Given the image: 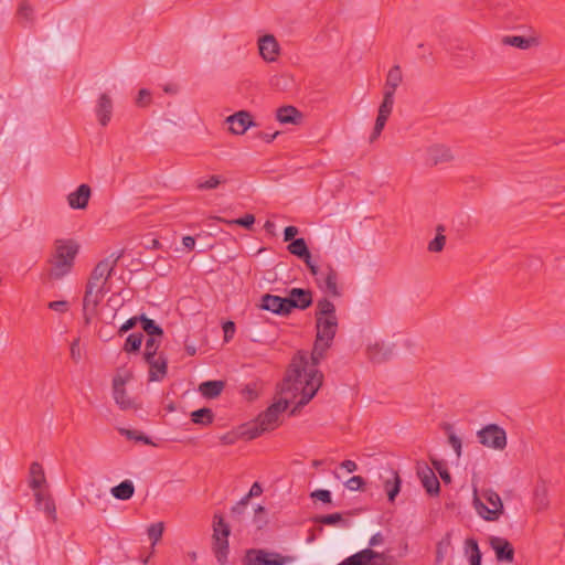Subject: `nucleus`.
Segmentation results:
<instances>
[{
  "label": "nucleus",
  "instance_id": "nucleus-1",
  "mask_svg": "<svg viewBox=\"0 0 565 565\" xmlns=\"http://www.w3.org/2000/svg\"><path fill=\"white\" fill-rule=\"evenodd\" d=\"M323 383V374L315 366H308V352L297 351L287 367L284 380L279 384L278 395L295 403L290 415H296L317 394Z\"/></svg>",
  "mask_w": 565,
  "mask_h": 565
},
{
  "label": "nucleus",
  "instance_id": "nucleus-2",
  "mask_svg": "<svg viewBox=\"0 0 565 565\" xmlns=\"http://www.w3.org/2000/svg\"><path fill=\"white\" fill-rule=\"evenodd\" d=\"M122 252L113 253L99 260L93 268L83 297V318L86 326H89L97 315V308L104 296L109 291L107 282L111 277Z\"/></svg>",
  "mask_w": 565,
  "mask_h": 565
},
{
  "label": "nucleus",
  "instance_id": "nucleus-3",
  "mask_svg": "<svg viewBox=\"0 0 565 565\" xmlns=\"http://www.w3.org/2000/svg\"><path fill=\"white\" fill-rule=\"evenodd\" d=\"M79 245L74 239H56L50 258V277L61 279L71 273Z\"/></svg>",
  "mask_w": 565,
  "mask_h": 565
},
{
  "label": "nucleus",
  "instance_id": "nucleus-4",
  "mask_svg": "<svg viewBox=\"0 0 565 565\" xmlns=\"http://www.w3.org/2000/svg\"><path fill=\"white\" fill-rule=\"evenodd\" d=\"M290 404L280 395L265 412L258 415L256 424L246 430L244 435L248 439H254L265 431L274 430L279 425V415L285 412Z\"/></svg>",
  "mask_w": 565,
  "mask_h": 565
},
{
  "label": "nucleus",
  "instance_id": "nucleus-5",
  "mask_svg": "<svg viewBox=\"0 0 565 565\" xmlns=\"http://www.w3.org/2000/svg\"><path fill=\"white\" fill-rule=\"evenodd\" d=\"M230 532V526L223 516L215 514L213 518V552L220 564L227 562Z\"/></svg>",
  "mask_w": 565,
  "mask_h": 565
},
{
  "label": "nucleus",
  "instance_id": "nucleus-6",
  "mask_svg": "<svg viewBox=\"0 0 565 565\" xmlns=\"http://www.w3.org/2000/svg\"><path fill=\"white\" fill-rule=\"evenodd\" d=\"M482 497L490 504V508L481 501L477 490H475L473 504L477 512L486 521H497L503 512V503L500 495L495 491L488 489L482 492Z\"/></svg>",
  "mask_w": 565,
  "mask_h": 565
},
{
  "label": "nucleus",
  "instance_id": "nucleus-7",
  "mask_svg": "<svg viewBox=\"0 0 565 565\" xmlns=\"http://www.w3.org/2000/svg\"><path fill=\"white\" fill-rule=\"evenodd\" d=\"M478 441L494 450H503L507 447V433L497 424H488L477 431Z\"/></svg>",
  "mask_w": 565,
  "mask_h": 565
},
{
  "label": "nucleus",
  "instance_id": "nucleus-8",
  "mask_svg": "<svg viewBox=\"0 0 565 565\" xmlns=\"http://www.w3.org/2000/svg\"><path fill=\"white\" fill-rule=\"evenodd\" d=\"M385 554L375 552L372 548H364L347 557L338 565H385Z\"/></svg>",
  "mask_w": 565,
  "mask_h": 565
},
{
  "label": "nucleus",
  "instance_id": "nucleus-9",
  "mask_svg": "<svg viewBox=\"0 0 565 565\" xmlns=\"http://www.w3.org/2000/svg\"><path fill=\"white\" fill-rule=\"evenodd\" d=\"M259 307L263 310H267L279 316H288L291 312V302L287 300V297H279L270 294H266L262 297Z\"/></svg>",
  "mask_w": 565,
  "mask_h": 565
},
{
  "label": "nucleus",
  "instance_id": "nucleus-10",
  "mask_svg": "<svg viewBox=\"0 0 565 565\" xmlns=\"http://www.w3.org/2000/svg\"><path fill=\"white\" fill-rule=\"evenodd\" d=\"M338 318H316V340L332 344L338 331Z\"/></svg>",
  "mask_w": 565,
  "mask_h": 565
},
{
  "label": "nucleus",
  "instance_id": "nucleus-11",
  "mask_svg": "<svg viewBox=\"0 0 565 565\" xmlns=\"http://www.w3.org/2000/svg\"><path fill=\"white\" fill-rule=\"evenodd\" d=\"M490 546L494 551L498 562L512 563L514 561V547L507 539L491 536Z\"/></svg>",
  "mask_w": 565,
  "mask_h": 565
},
{
  "label": "nucleus",
  "instance_id": "nucleus-12",
  "mask_svg": "<svg viewBox=\"0 0 565 565\" xmlns=\"http://www.w3.org/2000/svg\"><path fill=\"white\" fill-rule=\"evenodd\" d=\"M454 159L450 148L444 145H433L426 150V164L434 167L448 163Z\"/></svg>",
  "mask_w": 565,
  "mask_h": 565
},
{
  "label": "nucleus",
  "instance_id": "nucleus-13",
  "mask_svg": "<svg viewBox=\"0 0 565 565\" xmlns=\"http://www.w3.org/2000/svg\"><path fill=\"white\" fill-rule=\"evenodd\" d=\"M230 131L234 135H243L249 127L255 126L252 115L246 110H239L227 117Z\"/></svg>",
  "mask_w": 565,
  "mask_h": 565
},
{
  "label": "nucleus",
  "instance_id": "nucleus-14",
  "mask_svg": "<svg viewBox=\"0 0 565 565\" xmlns=\"http://www.w3.org/2000/svg\"><path fill=\"white\" fill-rule=\"evenodd\" d=\"M126 380L121 376H116L113 380V394L116 404L124 411L135 408L134 401L127 395L125 390Z\"/></svg>",
  "mask_w": 565,
  "mask_h": 565
},
{
  "label": "nucleus",
  "instance_id": "nucleus-15",
  "mask_svg": "<svg viewBox=\"0 0 565 565\" xmlns=\"http://www.w3.org/2000/svg\"><path fill=\"white\" fill-rule=\"evenodd\" d=\"M287 300L291 302V311L294 309L306 310L312 305V291L303 288H292L289 290Z\"/></svg>",
  "mask_w": 565,
  "mask_h": 565
},
{
  "label": "nucleus",
  "instance_id": "nucleus-16",
  "mask_svg": "<svg viewBox=\"0 0 565 565\" xmlns=\"http://www.w3.org/2000/svg\"><path fill=\"white\" fill-rule=\"evenodd\" d=\"M417 475L420 479L426 492L430 495H438L440 492V483L434 470L427 465L417 469Z\"/></svg>",
  "mask_w": 565,
  "mask_h": 565
},
{
  "label": "nucleus",
  "instance_id": "nucleus-17",
  "mask_svg": "<svg viewBox=\"0 0 565 565\" xmlns=\"http://www.w3.org/2000/svg\"><path fill=\"white\" fill-rule=\"evenodd\" d=\"M259 54L267 62L276 61L279 54V44L274 35L267 34L258 41Z\"/></svg>",
  "mask_w": 565,
  "mask_h": 565
},
{
  "label": "nucleus",
  "instance_id": "nucleus-18",
  "mask_svg": "<svg viewBox=\"0 0 565 565\" xmlns=\"http://www.w3.org/2000/svg\"><path fill=\"white\" fill-rule=\"evenodd\" d=\"M95 111L98 122L103 127L107 126L113 115V100L108 94L104 93L99 96Z\"/></svg>",
  "mask_w": 565,
  "mask_h": 565
},
{
  "label": "nucleus",
  "instance_id": "nucleus-19",
  "mask_svg": "<svg viewBox=\"0 0 565 565\" xmlns=\"http://www.w3.org/2000/svg\"><path fill=\"white\" fill-rule=\"evenodd\" d=\"M90 188L87 184H81L76 191L67 196L68 205L75 210H83L87 206L90 198Z\"/></svg>",
  "mask_w": 565,
  "mask_h": 565
},
{
  "label": "nucleus",
  "instance_id": "nucleus-20",
  "mask_svg": "<svg viewBox=\"0 0 565 565\" xmlns=\"http://www.w3.org/2000/svg\"><path fill=\"white\" fill-rule=\"evenodd\" d=\"M387 477L383 481V488L387 494V499L390 502H394L395 498L401 491L402 480L398 475V471L390 468L386 470Z\"/></svg>",
  "mask_w": 565,
  "mask_h": 565
},
{
  "label": "nucleus",
  "instance_id": "nucleus-21",
  "mask_svg": "<svg viewBox=\"0 0 565 565\" xmlns=\"http://www.w3.org/2000/svg\"><path fill=\"white\" fill-rule=\"evenodd\" d=\"M319 288L331 297L341 296V291L338 287V273L330 264H327L326 277Z\"/></svg>",
  "mask_w": 565,
  "mask_h": 565
},
{
  "label": "nucleus",
  "instance_id": "nucleus-22",
  "mask_svg": "<svg viewBox=\"0 0 565 565\" xmlns=\"http://www.w3.org/2000/svg\"><path fill=\"white\" fill-rule=\"evenodd\" d=\"M147 364L149 365L150 382H159L166 377L168 371V361L166 358L160 355L159 358H154L150 362H147Z\"/></svg>",
  "mask_w": 565,
  "mask_h": 565
},
{
  "label": "nucleus",
  "instance_id": "nucleus-23",
  "mask_svg": "<svg viewBox=\"0 0 565 565\" xmlns=\"http://www.w3.org/2000/svg\"><path fill=\"white\" fill-rule=\"evenodd\" d=\"M276 118L281 124L298 125L302 120V114L294 106H282L276 111Z\"/></svg>",
  "mask_w": 565,
  "mask_h": 565
},
{
  "label": "nucleus",
  "instance_id": "nucleus-24",
  "mask_svg": "<svg viewBox=\"0 0 565 565\" xmlns=\"http://www.w3.org/2000/svg\"><path fill=\"white\" fill-rule=\"evenodd\" d=\"M287 249L290 254L301 258L305 262L306 266L310 265V263L312 262L311 254L303 238L294 239L287 246Z\"/></svg>",
  "mask_w": 565,
  "mask_h": 565
},
{
  "label": "nucleus",
  "instance_id": "nucleus-25",
  "mask_svg": "<svg viewBox=\"0 0 565 565\" xmlns=\"http://www.w3.org/2000/svg\"><path fill=\"white\" fill-rule=\"evenodd\" d=\"M403 82V74L399 65H394L390 68L386 81L384 85V93H391L392 96L395 95L397 87Z\"/></svg>",
  "mask_w": 565,
  "mask_h": 565
},
{
  "label": "nucleus",
  "instance_id": "nucleus-26",
  "mask_svg": "<svg viewBox=\"0 0 565 565\" xmlns=\"http://www.w3.org/2000/svg\"><path fill=\"white\" fill-rule=\"evenodd\" d=\"M267 551L262 548H249L245 552L243 565H268L276 561H266Z\"/></svg>",
  "mask_w": 565,
  "mask_h": 565
},
{
  "label": "nucleus",
  "instance_id": "nucleus-27",
  "mask_svg": "<svg viewBox=\"0 0 565 565\" xmlns=\"http://www.w3.org/2000/svg\"><path fill=\"white\" fill-rule=\"evenodd\" d=\"M332 344L319 340H315L311 353H308V366L318 369L319 363L323 360L326 352Z\"/></svg>",
  "mask_w": 565,
  "mask_h": 565
},
{
  "label": "nucleus",
  "instance_id": "nucleus-28",
  "mask_svg": "<svg viewBox=\"0 0 565 565\" xmlns=\"http://www.w3.org/2000/svg\"><path fill=\"white\" fill-rule=\"evenodd\" d=\"M224 381H206L199 385V392L206 398H215L223 392Z\"/></svg>",
  "mask_w": 565,
  "mask_h": 565
},
{
  "label": "nucleus",
  "instance_id": "nucleus-29",
  "mask_svg": "<svg viewBox=\"0 0 565 565\" xmlns=\"http://www.w3.org/2000/svg\"><path fill=\"white\" fill-rule=\"evenodd\" d=\"M504 45L518 47L520 50H527L533 45H537L539 42L535 38H524L521 35H508L502 39Z\"/></svg>",
  "mask_w": 565,
  "mask_h": 565
},
{
  "label": "nucleus",
  "instance_id": "nucleus-30",
  "mask_svg": "<svg viewBox=\"0 0 565 565\" xmlns=\"http://www.w3.org/2000/svg\"><path fill=\"white\" fill-rule=\"evenodd\" d=\"M135 493V487L130 480H125L111 488V494L118 500H129Z\"/></svg>",
  "mask_w": 565,
  "mask_h": 565
},
{
  "label": "nucleus",
  "instance_id": "nucleus-31",
  "mask_svg": "<svg viewBox=\"0 0 565 565\" xmlns=\"http://www.w3.org/2000/svg\"><path fill=\"white\" fill-rule=\"evenodd\" d=\"M315 317L337 318L334 303L328 298L318 300Z\"/></svg>",
  "mask_w": 565,
  "mask_h": 565
},
{
  "label": "nucleus",
  "instance_id": "nucleus-32",
  "mask_svg": "<svg viewBox=\"0 0 565 565\" xmlns=\"http://www.w3.org/2000/svg\"><path fill=\"white\" fill-rule=\"evenodd\" d=\"M191 420L198 425L209 426L214 420V414L211 408L203 407L191 413Z\"/></svg>",
  "mask_w": 565,
  "mask_h": 565
},
{
  "label": "nucleus",
  "instance_id": "nucleus-33",
  "mask_svg": "<svg viewBox=\"0 0 565 565\" xmlns=\"http://www.w3.org/2000/svg\"><path fill=\"white\" fill-rule=\"evenodd\" d=\"M30 487L33 490L40 489L45 482V476L42 466L39 462H32L30 466Z\"/></svg>",
  "mask_w": 565,
  "mask_h": 565
},
{
  "label": "nucleus",
  "instance_id": "nucleus-34",
  "mask_svg": "<svg viewBox=\"0 0 565 565\" xmlns=\"http://www.w3.org/2000/svg\"><path fill=\"white\" fill-rule=\"evenodd\" d=\"M451 546V534L447 533L437 544H436V556H435V565H440L447 553Z\"/></svg>",
  "mask_w": 565,
  "mask_h": 565
},
{
  "label": "nucleus",
  "instance_id": "nucleus-35",
  "mask_svg": "<svg viewBox=\"0 0 565 565\" xmlns=\"http://www.w3.org/2000/svg\"><path fill=\"white\" fill-rule=\"evenodd\" d=\"M139 322L141 323L142 330L149 335V338H153L154 335L161 337L163 334L162 328L146 315L139 316Z\"/></svg>",
  "mask_w": 565,
  "mask_h": 565
},
{
  "label": "nucleus",
  "instance_id": "nucleus-36",
  "mask_svg": "<svg viewBox=\"0 0 565 565\" xmlns=\"http://www.w3.org/2000/svg\"><path fill=\"white\" fill-rule=\"evenodd\" d=\"M35 498L38 503L43 505L44 512L55 522L56 507L54 500L50 495H43L41 492L35 493Z\"/></svg>",
  "mask_w": 565,
  "mask_h": 565
},
{
  "label": "nucleus",
  "instance_id": "nucleus-37",
  "mask_svg": "<svg viewBox=\"0 0 565 565\" xmlns=\"http://www.w3.org/2000/svg\"><path fill=\"white\" fill-rule=\"evenodd\" d=\"M143 334L141 332H135L127 337L122 350L127 353H136L140 350L142 344Z\"/></svg>",
  "mask_w": 565,
  "mask_h": 565
},
{
  "label": "nucleus",
  "instance_id": "nucleus-38",
  "mask_svg": "<svg viewBox=\"0 0 565 565\" xmlns=\"http://www.w3.org/2000/svg\"><path fill=\"white\" fill-rule=\"evenodd\" d=\"M18 20L21 24L26 25L32 23L33 21V9L32 7L26 2L22 1L20 2L17 11Z\"/></svg>",
  "mask_w": 565,
  "mask_h": 565
},
{
  "label": "nucleus",
  "instance_id": "nucleus-39",
  "mask_svg": "<svg viewBox=\"0 0 565 565\" xmlns=\"http://www.w3.org/2000/svg\"><path fill=\"white\" fill-rule=\"evenodd\" d=\"M436 237L429 242L428 250L431 253H439L444 249L446 244V236L443 234L445 231L444 225H438Z\"/></svg>",
  "mask_w": 565,
  "mask_h": 565
},
{
  "label": "nucleus",
  "instance_id": "nucleus-40",
  "mask_svg": "<svg viewBox=\"0 0 565 565\" xmlns=\"http://www.w3.org/2000/svg\"><path fill=\"white\" fill-rule=\"evenodd\" d=\"M466 551L470 552L469 562L470 564H481V552L477 540L470 537L466 540Z\"/></svg>",
  "mask_w": 565,
  "mask_h": 565
},
{
  "label": "nucleus",
  "instance_id": "nucleus-41",
  "mask_svg": "<svg viewBox=\"0 0 565 565\" xmlns=\"http://www.w3.org/2000/svg\"><path fill=\"white\" fill-rule=\"evenodd\" d=\"M220 222L228 224V225H238L242 227H245L247 230H250L255 223V216L253 214H245L243 217L235 218V220H225L222 217L217 218Z\"/></svg>",
  "mask_w": 565,
  "mask_h": 565
},
{
  "label": "nucleus",
  "instance_id": "nucleus-42",
  "mask_svg": "<svg viewBox=\"0 0 565 565\" xmlns=\"http://www.w3.org/2000/svg\"><path fill=\"white\" fill-rule=\"evenodd\" d=\"M393 105H394V96H392L390 92L384 93L383 100L379 107L377 116L388 119V117L393 110Z\"/></svg>",
  "mask_w": 565,
  "mask_h": 565
},
{
  "label": "nucleus",
  "instance_id": "nucleus-43",
  "mask_svg": "<svg viewBox=\"0 0 565 565\" xmlns=\"http://www.w3.org/2000/svg\"><path fill=\"white\" fill-rule=\"evenodd\" d=\"M367 354L373 362H382L387 359L388 350H384L383 345L375 343L367 348Z\"/></svg>",
  "mask_w": 565,
  "mask_h": 565
},
{
  "label": "nucleus",
  "instance_id": "nucleus-44",
  "mask_svg": "<svg viewBox=\"0 0 565 565\" xmlns=\"http://www.w3.org/2000/svg\"><path fill=\"white\" fill-rule=\"evenodd\" d=\"M160 347L159 341L156 338H148L146 341L143 359L146 362H150L157 356L158 349Z\"/></svg>",
  "mask_w": 565,
  "mask_h": 565
},
{
  "label": "nucleus",
  "instance_id": "nucleus-45",
  "mask_svg": "<svg viewBox=\"0 0 565 565\" xmlns=\"http://www.w3.org/2000/svg\"><path fill=\"white\" fill-rule=\"evenodd\" d=\"M313 522L315 523L324 524V525H335V524H339L341 522L347 524V522L342 518V514L339 513V512H335V513H332V514H327V515L316 516L313 519Z\"/></svg>",
  "mask_w": 565,
  "mask_h": 565
},
{
  "label": "nucleus",
  "instance_id": "nucleus-46",
  "mask_svg": "<svg viewBox=\"0 0 565 565\" xmlns=\"http://www.w3.org/2000/svg\"><path fill=\"white\" fill-rule=\"evenodd\" d=\"M310 274L315 277L316 284L319 287L323 282V278L326 277L327 273V264L322 266H318L313 260L310 263V265H307Z\"/></svg>",
  "mask_w": 565,
  "mask_h": 565
},
{
  "label": "nucleus",
  "instance_id": "nucleus-47",
  "mask_svg": "<svg viewBox=\"0 0 565 565\" xmlns=\"http://www.w3.org/2000/svg\"><path fill=\"white\" fill-rule=\"evenodd\" d=\"M164 525L162 522L153 523L148 527L147 533L152 545H156L161 540Z\"/></svg>",
  "mask_w": 565,
  "mask_h": 565
},
{
  "label": "nucleus",
  "instance_id": "nucleus-48",
  "mask_svg": "<svg viewBox=\"0 0 565 565\" xmlns=\"http://www.w3.org/2000/svg\"><path fill=\"white\" fill-rule=\"evenodd\" d=\"M224 182L221 175H211L206 180H198L196 188L199 190H212L217 188L221 183Z\"/></svg>",
  "mask_w": 565,
  "mask_h": 565
},
{
  "label": "nucleus",
  "instance_id": "nucleus-49",
  "mask_svg": "<svg viewBox=\"0 0 565 565\" xmlns=\"http://www.w3.org/2000/svg\"><path fill=\"white\" fill-rule=\"evenodd\" d=\"M266 561H276V563L274 564H268V565H285V564H289L291 562H294L295 557L294 556H289V555H281L280 553H277V552H268L267 551V556L265 557Z\"/></svg>",
  "mask_w": 565,
  "mask_h": 565
},
{
  "label": "nucleus",
  "instance_id": "nucleus-50",
  "mask_svg": "<svg viewBox=\"0 0 565 565\" xmlns=\"http://www.w3.org/2000/svg\"><path fill=\"white\" fill-rule=\"evenodd\" d=\"M386 121H387L386 118H383L380 116L376 117L373 131L370 136V142H374L381 136V134L386 125Z\"/></svg>",
  "mask_w": 565,
  "mask_h": 565
},
{
  "label": "nucleus",
  "instance_id": "nucleus-51",
  "mask_svg": "<svg viewBox=\"0 0 565 565\" xmlns=\"http://www.w3.org/2000/svg\"><path fill=\"white\" fill-rule=\"evenodd\" d=\"M310 497L312 499L319 500L323 503H331V501H332L331 492L326 489L315 490L313 492L310 493Z\"/></svg>",
  "mask_w": 565,
  "mask_h": 565
},
{
  "label": "nucleus",
  "instance_id": "nucleus-52",
  "mask_svg": "<svg viewBox=\"0 0 565 565\" xmlns=\"http://www.w3.org/2000/svg\"><path fill=\"white\" fill-rule=\"evenodd\" d=\"M364 484L365 481L361 476H353L345 482V487L351 491L360 490Z\"/></svg>",
  "mask_w": 565,
  "mask_h": 565
},
{
  "label": "nucleus",
  "instance_id": "nucleus-53",
  "mask_svg": "<svg viewBox=\"0 0 565 565\" xmlns=\"http://www.w3.org/2000/svg\"><path fill=\"white\" fill-rule=\"evenodd\" d=\"M150 102H151V93L146 88H141L138 93L136 104L139 107H146L150 104Z\"/></svg>",
  "mask_w": 565,
  "mask_h": 565
},
{
  "label": "nucleus",
  "instance_id": "nucleus-54",
  "mask_svg": "<svg viewBox=\"0 0 565 565\" xmlns=\"http://www.w3.org/2000/svg\"><path fill=\"white\" fill-rule=\"evenodd\" d=\"M47 307L51 310L64 313L68 310V302L65 300L51 301V302H49Z\"/></svg>",
  "mask_w": 565,
  "mask_h": 565
},
{
  "label": "nucleus",
  "instance_id": "nucleus-55",
  "mask_svg": "<svg viewBox=\"0 0 565 565\" xmlns=\"http://www.w3.org/2000/svg\"><path fill=\"white\" fill-rule=\"evenodd\" d=\"M137 322H139V316L128 319L125 323H122L120 326V328L118 330V334L121 335V334L128 332L129 330H131L132 328L136 327Z\"/></svg>",
  "mask_w": 565,
  "mask_h": 565
},
{
  "label": "nucleus",
  "instance_id": "nucleus-56",
  "mask_svg": "<svg viewBox=\"0 0 565 565\" xmlns=\"http://www.w3.org/2000/svg\"><path fill=\"white\" fill-rule=\"evenodd\" d=\"M448 441L451 445V447L454 448L457 457H460L461 448H462L461 439L459 437H457L455 434H450L448 437Z\"/></svg>",
  "mask_w": 565,
  "mask_h": 565
},
{
  "label": "nucleus",
  "instance_id": "nucleus-57",
  "mask_svg": "<svg viewBox=\"0 0 565 565\" xmlns=\"http://www.w3.org/2000/svg\"><path fill=\"white\" fill-rule=\"evenodd\" d=\"M71 358L74 362H78L82 358L79 348V338L75 339L71 344Z\"/></svg>",
  "mask_w": 565,
  "mask_h": 565
},
{
  "label": "nucleus",
  "instance_id": "nucleus-58",
  "mask_svg": "<svg viewBox=\"0 0 565 565\" xmlns=\"http://www.w3.org/2000/svg\"><path fill=\"white\" fill-rule=\"evenodd\" d=\"M298 233H299V230L296 226L290 225V226L285 227L284 241L291 243L294 239H296L295 237Z\"/></svg>",
  "mask_w": 565,
  "mask_h": 565
},
{
  "label": "nucleus",
  "instance_id": "nucleus-59",
  "mask_svg": "<svg viewBox=\"0 0 565 565\" xmlns=\"http://www.w3.org/2000/svg\"><path fill=\"white\" fill-rule=\"evenodd\" d=\"M535 500L539 509H545L547 507V498H546V491L545 489L542 490V493H540L539 490L535 492Z\"/></svg>",
  "mask_w": 565,
  "mask_h": 565
},
{
  "label": "nucleus",
  "instance_id": "nucleus-60",
  "mask_svg": "<svg viewBox=\"0 0 565 565\" xmlns=\"http://www.w3.org/2000/svg\"><path fill=\"white\" fill-rule=\"evenodd\" d=\"M224 330V340L228 341L231 338H233V334L235 332V323L233 321H226L223 324Z\"/></svg>",
  "mask_w": 565,
  "mask_h": 565
},
{
  "label": "nucleus",
  "instance_id": "nucleus-61",
  "mask_svg": "<svg viewBox=\"0 0 565 565\" xmlns=\"http://www.w3.org/2000/svg\"><path fill=\"white\" fill-rule=\"evenodd\" d=\"M263 492L262 486L258 482H255L249 492L245 495V500H249L252 497H258Z\"/></svg>",
  "mask_w": 565,
  "mask_h": 565
},
{
  "label": "nucleus",
  "instance_id": "nucleus-62",
  "mask_svg": "<svg viewBox=\"0 0 565 565\" xmlns=\"http://www.w3.org/2000/svg\"><path fill=\"white\" fill-rule=\"evenodd\" d=\"M383 542H384V536L382 535V533L379 532L371 536V539L369 541V545L371 547H373V546H377V545L382 544Z\"/></svg>",
  "mask_w": 565,
  "mask_h": 565
},
{
  "label": "nucleus",
  "instance_id": "nucleus-63",
  "mask_svg": "<svg viewBox=\"0 0 565 565\" xmlns=\"http://www.w3.org/2000/svg\"><path fill=\"white\" fill-rule=\"evenodd\" d=\"M341 468L345 469L348 472H354L358 469L356 463L353 460H344L340 465Z\"/></svg>",
  "mask_w": 565,
  "mask_h": 565
},
{
  "label": "nucleus",
  "instance_id": "nucleus-64",
  "mask_svg": "<svg viewBox=\"0 0 565 565\" xmlns=\"http://www.w3.org/2000/svg\"><path fill=\"white\" fill-rule=\"evenodd\" d=\"M182 244L183 246L189 249V250H192L195 246V238L193 236H184L182 238Z\"/></svg>",
  "mask_w": 565,
  "mask_h": 565
}]
</instances>
